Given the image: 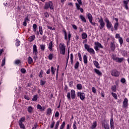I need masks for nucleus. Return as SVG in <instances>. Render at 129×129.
<instances>
[{"mask_svg":"<svg viewBox=\"0 0 129 129\" xmlns=\"http://www.w3.org/2000/svg\"><path fill=\"white\" fill-rule=\"evenodd\" d=\"M78 56L80 61H82V57H81V54H80V52L78 53Z\"/></svg>","mask_w":129,"mask_h":129,"instance_id":"bf43d9fd","label":"nucleus"},{"mask_svg":"<svg viewBox=\"0 0 129 129\" xmlns=\"http://www.w3.org/2000/svg\"><path fill=\"white\" fill-rule=\"evenodd\" d=\"M48 58L49 60H52L53 59V54H49V55L48 56Z\"/></svg>","mask_w":129,"mask_h":129,"instance_id":"09e8293b","label":"nucleus"},{"mask_svg":"<svg viewBox=\"0 0 129 129\" xmlns=\"http://www.w3.org/2000/svg\"><path fill=\"white\" fill-rule=\"evenodd\" d=\"M25 120H26V118H25V117H22L20 119L19 121V123H23L22 121H25Z\"/></svg>","mask_w":129,"mask_h":129,"instance_id":"473e14b6","label":"nucleus"},{"mask_svg":"<svg viewBox=\"0 0 129 129\" xmlns=\"http://www.w3.org/2000/svg\"><path fill=\"white\" fill-rule=\"evenodd\" d=\"M47 28L49 29V30H52V31H55V28H52L51 26H47Z\"/></svg>","mask_w":129,"mask_h":129,"instance_id":"4d7b16f0","label":"nucleus"},{"mask_svg":"<svg viewBox=\"0 0 129 129\" xmlns=\"http://www.w3.org/2000/svg\"><path fill=\"white\" fill-rule=\"evenodd\" d=\"M65 124H66L65 121H63L61 125H60L59 129H63V128H64V127H65Z\"/></svg>","mask_w":129,"mask_h":129,"instance_id":"37998d69","label":"nucleus"},{"mask_svg":"<svg viewBox=\"0 0 129 129\" xmlns=\"http://www.w3.org/2000/svg\"><path fill=\"white\" fill-rule=\"evenodd\" d=\"M38 100V95H35L32 98V101H37Z\"/></svg>","mask_w":129,"mask_h":129,"instance_id":"2f4dec72","label":"nucleus"},{"mask_svg":"<svg viewBox=\"0 0 129 129\" xmlns=\"http://www.w3.org/2000/svg\"><path fill=\"white\" fill-rule=\"evenodd\" d=\"M87 17H88V20H91L93 19L92 15L90 13H88L87 14Z\"/></svg>","mask_w":129,"mask_h":129,"instance_id":"ea45409f","label":"nucleus"},{"mask_svg":"<svg viewBox=\"0 0 129 129\" xmlns=\"http://www.w3.org/2000/svg\"><path fill=\"white\" fill-rule=\"evenodd\" d=\"M95 46H94V49L95 51H99V48H101L102 49H103V46L101 45V43L98 42H95Z\"/></svg>","mask_w":129,"mask_h":129,"instance_id":"0eeeda50","label":"nucleus"},{"mask_svg":"<svg viewBox=\"0 0 129 129\" xmlns=\"http://www.w3.org/2000/svg\"><path fill=\"white\" fill-rule=\"evenodd\" d=\"M117 28H118V23H115L114 25V29L115 31L117 30Z\"/></svg>","mask_w":129,"mask_h":129,"instance_id":"4c0bfd02","label":"nucleus"},{"mask_svg":"<svg viewBox=\"0 0 129 129\" xmlns=\"http://www.w3.org/2000/svg\"><path fill=\"white\" fill-rule=\"evenodd\" d=\"M102 126L104 127V129H109V125L107 122L102 121Z\"/></svg>","mask_w":129,"mask_h":129,"instance_id":"9b49d317","label":"nucleus"},{"mask_svg":"<svg viewBox=\"0 0 129 129\" xmlns=\"http://www.w3.org/2000/svg\"><path fill=\"white\" fill-rule=\"evenodd\" d=\"M71 63L72 65H73V53L71 54Z\"/></svg>","mask_w":129,"mask_h":129,"instance_id":"a18cd8bd","label":"nucleus"},{"mask_svg":"<svg viewBox=\"0 0 129 129\" xmlns=\"http://www.w3.org/2000/svg\"><path fill=\"white\" fill-rule=\"evenodd\" d=\"M37 109H39V110H40V111H41V109H42V107L41 106V105L38 104V105H37Z\"/></svg>","mask_w":129,"mask_h":129,"instance_id":"052dcab7","label":"nucleus"},{"mask_svg":"<svg viewBox=\"0 0 129 129\" xmlns=\"http://www.w3.org/2000/svg\"><path fill=\"white\" fill-rule=\"evenodd\" d=\"M40 84L41 86H43L46 84V81H44L43 80H40Z\"/></svg>","mask_w":129,"mask_h":129,"instance_id":"c9c22d12","label":"nucleus"},{"mask_svg":"<svg viewBox=\"0 0 129 129\" xmlns=\"http://www.w3.org/2000/svg\"><path fill=\"white\" fill-rule=\"evenodd\" d=\"M40 49H41V51H45L46 45L41 44L40 45Z\"/></svg>","mask_w":129,"mask_h":129,"instance_id":"a878e982","label":"nucleus"},{"mask_svg":"<svg viewBox=\"0 0 129 129\" xmlns=\"http://www.w3.org/2000/svg\"><path fill=\"white\" fill-rule=\"evenodd\" d=\"M95 73L97 74L99 76H101L102 75V73L99 71V70H97L96 69H94V70Z\"/></svg>","mask_w":129,"mask_h":129,"instance_id":"4468645a","label":"nucleus"},{"mask_svg":"<svg viewBox=\"0 0 129 129\" xmlns=\"http://www.w3.org/2000/svg\"><path fill=\"white\" fill-rule=\"evenodd\" d=\"M70 38H71V34H70V32H69L68 34L69 41H68V43H69V42H70Z\"/></svg>","mask_w":129,"mask_h":129,"instance_id":"e2e57ef3","label":"nucleus"},{"mask_svg":"<svg viewBox=\"0 0 129 129\" xmlns=\"http://www.w3.org/2000/svg\"><path fill=\"white\" fill-rule=\"evenodd\" d=\"M92 91L93 93H96V89L94 87H93L92 88Z\"/></svg>","mask_w":129,"mask_h":129,"instance_id":"6e6d98bb","label":"nucleus"},{"mask_svg":"<svg viewBox=\"0 0 129 129\" xmlns=\"http://www.w3.org/2000/svg\"><path fill=\"white\" fill-rule=\"evenodd\" d=\"M111 95L115 99H117V95L115 93H112Z\"/></svg>","mask_w":129,"mask_h":129,"instance_id":"c03bdc74","label":"nucleus"},{"mask_svg":"<svg viewBox=\"0 0 129 129\" xmlns=\"http://www.w3.org/2000/svg\"><path fill=\"white\" fill-rule=\"evenodd\" d=\"M28 64H32L33 63V58L31 56H29L28 59Z\"/></svg>","mask_w":129,"mask_h":129,"instance_id":"b1692460","label":"nucleus"},{"mask_svg":"<svg viewBox=\"0 0 129 129\" xmlns=\"http://www.w3.org/2000/svg\"><path fill=\"white\" fill-rule=\"evenodd\" d=\"M110 125H111V124H114V122H113V118H111L110 119Z\"/></svg>","mask_w":129,"mask_h":129,"instance_id":"69168bd1","label":"nucleus"},{"mask_svg":"<svg viewBox=\"0 0 129 129\" xmlns=\"http://www.w3.org/2000/svg\"><path fill=\"white\" fill-rule=\"evenodd\" d=\"M127 102V98H125L123 101V105L124 108L127 107V106L128 105V103Z\"/></svg>","mask_w":129,"mask_h":129,"instance_id":"f8f14e48","label":"nucleus"},{"mask_svg":"<svg viewBox=\"0 0 129 129\" xmlns=\"http://www.w3.org/2000/svg\"><path fill=\"white\" fill-rule=\"evenodd\" d=\"M24 97L25 99H26L27 100H30V97H29V96H27L26 95H24Z\"/></svg>","mask_w":129,"mask_h":129,"instance_id":"13d9d810","label":"nucleus"},{"mask_svg":"<svg viewBox=\"0 0 129 129\" xmlns=\"http://www.w3.org/2000/svg\"><path fill=\"white\" fill-rule=\"evenodd\" d=\"M84 46H85V49H86V50H87V51L89 53H92L93 54H95V51H94V49L90 48V46L89 45H88L87 44H85Z\"/></svg>","mask_w":129,"mask_h":129,"instance_id":"423d86ee","label":"nucleus"},{"mask_svg":"<svg viewBox=\"0 0 129 129\" xmlns=\"http://www.w3.org/2000/svg\"><path fill=\"white\" fill-rule=\"evenodd\" d=\"M115 46L114 45V44L113 42H111L110 43V48L111 51H114L115 49Z\"/></svg>","mask_w":129,"mask_h":129,"instance_id":"412c9836","label":"nucleus"},{"mask_svg":"<svg viewBox=\"0 0 129 129\" xmlns=\"http://www.w3.org/2000/svg\"><path fill=\"white\" fill-rule=\"evenodd\" d=\"M97 20H99L98 22L100 23V26H99L100 30H102L105 27V23H104L103 19H102V17H100V18H97Z\"/></svg>","mask_w":129,"mask_h":129,"instance_id":"7ed1b4c3","label":"nucleus"},{"mask_svg":"<svg viewBox=\"0 0 129 129\" xmlns=\"http://www.w3.org/2000/svg\"><path fill=\"white\" fill-rule=\"evenodd\" d=\"M19 124L20 125V128L25 129L26 127H25V125L23 124V123H19Z\"/></svg>","mask_w":129,"mask_h":129,"instance_id":"58836bf2","label":"nucleus"},{"mask_svg":"<svg viewBox=\"0 0 129 129\" xmlns=\"http://www.w3.org/2000/svg\"><path fill=\"white\" fill-rule=\"evenodd\" d=\"M30 39V42H33V41H34V40H35V36L34 35H33V36H30V37L29 38Z\"/></svg>","mask_w":129,"mask_h":129,"instance_id":"49530a36","label":"nucleus"},{"mask_svg":"<svg viewBox=\"0 0 129 129\" xmlns=\"http://www.w3.org/2000/svg\"><path fill=\"white\" fill-rule=\"evenodd\" d=\"M77 88L78 90H81V89H82V85L81 84H78L77 85Z\"/></svg>","mask_w":129,"mask_h":129,"instance_id":"c756f323","label":"nucleus"},{"mask_svg":"<svg viewBox=\"0 0 129 129\" xmlns=\"http://www.w3.org/2000/svg\"><path fill=\"white\" fill-rule=\"evenodd\" d=\"M120 74V73H119V72L116 69H113L111 71V75L114 76V77H118Z\"/></svg>","mask_w":129,"mask_h":129,"instance_id":"39448f33","label":"nucleus"},{"mask_svg":"<svg viewBox=\"0 0 129 129\" xmlns=\"http://www.w3.org/2000/svg\"><path fill=\"white\" fill-rule=\"evenodd\" d=\"M46 113L48 115H51V114L52 113V109H51V108H48L47 109Z\"/></svg>","mask_w":129,"mask_h":129,"instance_id":"6ab92c4d","label":"nucleus"},{"mask_svg":"<svg viewBox=\"0 0 129 129\" xmlns=\"http://www.w3.org/2000/svg\"><path fill=\"white\" fill-rule=\"evenodd\" d=\"M115 38H116V39H119V38H121V37H120V36L119 35V34H116L115 35Z\"/></svg>","mask_w":129,"mask_h":129,"instance_id":"774afa93","label":"nucleus"},{"mask_svg":"<svg viewBox=\"0 0 129 129\" xmlns=\"http://www.w3.org/2000/svg\"><path fill=\"white\" fill-rule=\"evenodd\" d=\"M33 110H34V108L32 106H29L27 108V111L29 113H32L33 112Z\"/></svg>","mask_w":129,"mask_h":129,"instance_id":"dca6fc26","label":"nucleus"},{"mask_svg":"<svg viewBox=\"0 0 129 129\" xmlns=\"http://www.w3.org/2000/svg\"><path fill=\"white\" fill-rule=\"evenodd\" d=\"M87 38V34L84 33L82 34V39H85Z\"/></svg>","mask_w":129,"mask_h":129,"instance_id":"cd10ccee","label":"nucleus"},{"mask_svg":"<svg viewBox=\"0 0 129 129\" xmlns=\"http://www.w3.org/2000/svg\"><path fill=\"white\" fill-rule=\"evenodd\" d=\"M94 65L96 66V68H98L99 69L100 68V67L99 66V63L97 62V61L95 60L93 61Z\"/></svg>","mask_w":129,"mask_h":129,"instance_id":"a211bd4d","label":"nucleus"},{"mask_svg":"<svg viewBox=\"0 0 129 129\" xmlns=\"http://www.w3.org/2000/svg\"><path fill=\"white\" fill-rule=\"evenodd\" d=\"M77 95L78 97L80 98L81 100H84L85 99V94L84 93L78 92Z\"/></svg>","mask_w":129,"mask_h":129,"instance_id":"6e6552de","label":"nucleus"},{"mask_svg":"<svg viewBox=\"0 0 129 129\" xmlns=\"http://www.w3.org/2000/svg\"><path fill=\"white\" fill-rule=\"evenodd\" d=\"M80 18L81 21H82V22H84V23H86V19H85V18L84 17H83V15H80Z\"/></svg>","mask_w":129,"mask_h":129,"instance_id":"4be33fe9","label":"nucleus"},{"mask_svg":"<svg viewBox=\"0 0 129 129\" xmlns=\"http://www.w3.org/2000/svg\"><path fill=\"white\" fill-rule=\"evenodd\" d=\"M64 33V39L67 40V32L66 31V30L63 31Z\"/></svg>","mask_w":129,"mask_h":129,"instance_id":"0e129e2a","label":"nucleus"},{"mask_svg":"<svg viewBox=\"0 0 129 129\" xmlns=\"http://www.w3.org/2000/svg\"><path fill=\"white\" fill-rule=\"evenodd\" d=\"M49 8L50 10H53L54 9V6H53V3H52V2H50L49 3Z\"/></svg>","mask_w":129,"mask_h":129,"instance_id":"a19ab883","label":"nucleus"},{"mask_svg":"<svg viewBox=\"0 0 129 129\" xmlns=\"http://www.w3.org/2000/svg\"><path fill=\"white\" fill-rule=\"evenodd\" d=\"M104 21L106 24V26L107 27V28L108 30H110V29L111 32H113V26H112V24L111 23V22L109 21V19H108V18H105Z\"/></svg>","mask_w":129,"mask_h":129,"instance_id":"f03ea898","label":"nucleus"},{"mask_svg":"<svg viewBox=\"0 0 129 129\" xmlns=\"http://www.w3.org/2000/svg\"><path fill=\"white\" fill-rule=\"evenodd\" d=\"M48 49L50 51H52L53 50V42L51 41L48 45Z\"/></svg>","mask_w":129,"mask_h":129,"instance_id":"2eb2a0df","label":"nucleus"},{"mask_svg":"<svg viewBox=\"0 0 129 129\" xmlns=\"http://www.w3.org/2000/svg\"><path fill=\"white\" fill-rule=\"evenodd\" d=\"M83 59L84 60V64H87L88 63L87 56L84 54L83 56Z\"/></svg>","mask_w":129,"mask_h":129,"instance_id":"f3484780","label":"nucleus"},{"mask_svg":"<svg viewBox=\"0 0 129 129\" xmlns=\"http://www.w3.org/2000/svg\"><path fill=\"white\" fill-rule=\"evenodd\" d=\"M56 70V69H55ZM55 70H54V68L53 67H51V72L53 75L55 74Z\"/></svg>","mask_w":129,"mask_h":129,"instance_id":"5fc2aeb1","label":"nucleus"},{"mask_svg":"<svg viewBox=\"0 0 129 129\" xmlns=\"http://www.w3.org/2000/svg\"><path fill=\"white\" fill-rule=\"evenodd\" d=\"M33 55H38V49L36 44H34L33 46Z\"/></svg>","mask_w":129,"mask_h":129,"instance_id":"9d476101","label":"nucleus"},{"mask_svg":"<svg viewBox=\"0 0 129 129\" xmlns=\"http://www.w3.org/2000/svg\"><path fill=\"white\" fill-rule=\"evenodd\" d=\"M119 42L120 45H122V43H123V40L122 39V37L119 38Z\"/></svg>","mask_w":129,"mask_h":129,"instance_id":"3c124183","label":"nucleus"},{"mask_svg":"<svg viewBox=\"0 0 129 129\" xmlns=\"http://www.w3.org/2000/svg\"><path fill=\"white\" fill-rule=\"evenodd\" d=\"M39 32L40 35H43V27H42V26L39 27Z\"/></svg>","mask_w":129,"mask_h":129,"instance_id":"c85d7f7f","label":"nucleus"},{"mask_svg":"<svg viewBox=\"0 0 129 129\" xmlns=\"http://www.w3.org/2000/svg\"><path fill=\"white\" fill-rule=\"evenodd\" d=\"M67 97L69 100H70L71 98L72 99H75L76 98V94L75 93V91L74 90H71V93L70 92L68 93Z\"/></svg>","mask_w":129,"mask_h":129,"instance_id":"f257e3e1","label":"nucleus"},{"mask_svg":"<svg viewBox=\"0 0 129 129\" xmlns=\"http://www.w3.org/2000/svg\"><path fill=\"white\" fill-rule=\"evenodd\" d=\"M50 6V3H46L45 6H44V10H48L49 9Z\"/></svg>","mask_w":129,"mask_h":129,"instance_id":"5701e85b","label":"nucleus"},{"mask_svg":"<svg viewBox=\"0 0 129 129\" xmlns=\"http://www.w3.org/2000/svg\"><path fill=\"white\" fill-rule=\"evenodd\" d=\"M96 126H97V122H96V121H94L93 122L92 126H91V128L94 129L95 128V127H96Z\"/></svg>","mask_w":129,"mask_h":129,"instance_id":"aec40b11","label":"nucleus"},{"mask_svg":"<svg viewBox=\"0 0 129 129\" xmlns=\"http://www.w3.org/2000/svg\"><path fill=\"white\" fill-rule=\"evenodd\" d=\"M111 90L112 91H113V92H116V86L114 85V86H112Z\"/></svg>","mask_w":129,"mask_h":129,"instance_id":"e433bc0d","label":"nucleus"},{"mask_svg":"<svg viewBox=\"0 0 129 129\" xmlns=\"http://www.w3.org/2000/svg\"><path fill=\"white\" fill-rule=\"evenodd\" d=\"M54 125H55V121L53 120L50 124V128H53Z\"/></svg>","mask_w":129,"mask_h":129,"instance_id":"8fccbe9b","label":"nucleus"},{"mask_svg":"<svg viewBox=\"0 0 129 129\" xmlns=\"http://www.w3.org/2000/svg\"><path fill=\"white\" fill-rule=\"evenodd\" d=\"M43 74H44V71L43 70L40 71L38 75L39 77H40V78H42V77H43Z\"/></svg>","mask_w":129,"mask_h":129,"instance_id":"7c9ffc66","label":"nucleus"},{"mask_svg":"<svg viewBox=\"0 0 129 129\" xmlns=\"http://www.w3.org/2000/svg\"><path fill=\"white\" fill-rule=\"evenodd\" d=\"M33 28L34 32H36V31H37V25L36 24H33Z\"/></svg>","mask_w":129,"mask_h":129,"instance_id":"de8ad7c7","label":"nucleus"},{"mask_svg":"<svg viewBox=\"0 0 129 129\" xmlns=\"http://www.w3.org/2000/svg\"><path fill=\"white\" fill-rule=\"evenodd\" d=\"M74 67L76 70H77V69H78V68H79V61H77L76 62Z\"/></svg>","mask_w":129,"mask_h":129,"instance_id":"393cba45","label":"nucleus"},{"mask_svg":"<svg viewBox=\"0 0 129 129\" xmlns=\"http://www.w3.org/2000/svg\"><path fill=\"white\" fill-rule=\"evenodd\" d=\"M5 64H6V57H5L2 60V62L1 64L2 67H3V66H5Z\"/></svg>","mask_w":129,"mask_h":129,"instance_id":"f704fd0d","label":"nucleus"},{"mask_svg":"<svg viewBox=\"0 0 129 129\" xmlns=\"http://www.w3.org/2000/svg\"><path fill=\"white\" fill-rule=\"evenodd\" d=\"M125 79H124V78H121V80H120V82H121V83H125Z\"/></svg>","mask_w":129,"mask_h":129,"instance_id":"680f3d73","label":"nucleus"},{"mask_svg":"<svg viewBox=\"0 0 129 129\" xmlns=\"http://www.w3.org/2000/svg\"><path fill=\"white\" fill-rule=\"evenodd\" d=\"M123 4L124 5V7L126 10H128V6H127V5H128V1H123Z\"/></svg>","mask_w":129,"mask_h":129,"instance_id":"ddd939ff","label":"nucleus"},{"mask_svg":"<svg viewBox=\"0 0 129 129\" xmlns=\"http://www.w3.org/2000/svg\"><path fill=\"white\" fill-rule=\"evenodd\" d=\"M65 47H66V46L64 45V43L59 44V50L61 55H65V52H66V48Z\"/></svg>","mask_w":129,"mask_h":129,"instance_id":"20e7f679","label":"nucleus"},{"mask_svg":"<svg viewBox=\"0 0 129 129\" xmlns=\"http://www.w3.org/2000/svg\"><path fill=\"white\" fill-rule=\"evenodd\" d=\"M113 60L114 61H116L118 63H121L122 61H123V58H119V57H116L115 56H113L112 57Z\"/></svg>","mask_w":129,"mask_h":129,"instance_id":"1a4fd4ad","label":"nucleus"},{"mask_svg":"<svg viewBox=\"0 0 129 129\" xmlns=\"http://www.w3.org/2000/svg\"><path fill=\"white\" fill-rule=\"evenodd\" d=\"M73 127L74 129H77V122H76V121H75L74 122Z\"/></svg>","mask_w":129,"mask_h":129,"instance_id":"79ce46f5","label":"nucleus"},{"mask_svg":"<svg viewBox=\"0 0 129 129\" xmlns=\"http://www.w3.org/2000/svg\"><path fill=\"white\" fill-rule=\"evenodd\" d=\"M76 7L77 10H79L80 9V5L78 4V3H76Z\"/></svg>","mask_w":129,"mask_h":129,"instance_id":"864d4df0","label":"nucleus"},{"mask_svg":"<svg viewBox=\"0 0 129 129\" xmlns=\"http://www.w3.org/2000/svg\"><path fill=\"white\" fill-rule=\"evenodd\" d=\"M20 45H21V41H20V40L18 39H17L16 41V46L17 47H19Z\"/></svg>","mask_w":129,"mask_h":129,"instance_id":"bb28decb","label":"nucleus"},{"mask_svg":"<svg viewBox=\"0 0 129 129\" xmlns=\"http://www.w3.org/2000/svg\"><path fill=\"white\" fill-rule=\"evenodd\" d=\"M59 112L56 111L55 114V117H59Z\"/></svg>","mask_w":129,"mask_h":129,"instance_id":"338daca9","label":"nucleus"},{"mask_svg":"<svg viewBox=\"0 0 129 129\" xmlns=\"http://www.w3.org/2000/svg\"><path fill=\"white\" fill-rule=\"evenodd\" d=\"M20 71L22 73H23V74H25V73L26 72V69L24 68L21 69Z\"/></svg>","mask_w":129,"mask_h":129,"instance_id":"603ef678","label":"nucleus"},{"mask_svg":"<svg viewBox=\"0 0 129 129\" xmlns=\"http://www.w3.org/2000/svg\"><path fill=\"white\" fill-rule=\"evenodd\" d=\"M21 63H22V62L20 59H17L15 61V64H16V65H19Z\"/></svg>","mask_w":129,"mask_h":129,"instance_id":"72a5a7b5","label":"nucleus"}]
</instances>
